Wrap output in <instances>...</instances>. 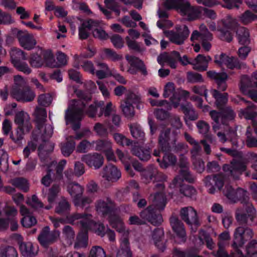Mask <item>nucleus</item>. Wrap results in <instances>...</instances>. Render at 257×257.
<instances>
[{"label":"nucleus","mask_w":257,"mask_h":257,"mask_svg":"<svg viewBox=\"0 0 257 257\" xmlns=\"http://www.w3.org/2000/svg\"><path fill=\"white\" fill-rule=\"evenodd\" d=\"M68 92L69 95L74 93L80 98L78 100H71L65 111L66 123L67 124H70L74 131H76L80 127V121L85 113L90 117H94L96 115L98 117H101L103 114L107 117L109 116L114 110V106H113L111 102H108L105 106H103L104 104L103 101L95 102L87 107V101L91 98V94H85L83 92L77 90L74 86H69Z\"/></svg>","instance_id":"1"},{"label":"nucleus","mask_w":257,"mask_h":257,"mask_svg":"<svg viewBox=\"0 0 257 257\" xmlns=\"http://www.w3.org/2000/svg\"><path fill=\"white\" fill-rule=\"evenodd\" d=\"M142 182L149 184L154 179L155 189L158 192L151 195L150 199L152 204L141 213L142 218L146 219L154 225H158L163 222L161 214L158 212L164 209L166 204V199L164 193V185L163 182L167 179V176L158 171L153 165L145 168L140 174Z\"/></svg>","instance_id":"2"},{"label":"nucleus","mask_w":257,"mask_h":257,"mask_svg":"<svg viewBox=\"0 0 257 257\" xmlns=\"http://www.w3.org/2000/svg\"><path fill=\"white\" fill-rule=\"evenodd\" d=\"M67 222L72 224H79L81 227L82 231L77 235L74 244L75 249L85 247L87 245L88 230H92L101 237L106 234L110 241L115 240V233L114 231L108 228H105L101 223L95 222L90 214H74L68 218Z\"/></svg>","instance_id":"3"},{"label":"nucleus","mask_w":257,"mask_h":257,"mask_svg":"<svg viewBox=\"0 0 257 257\" xmlns=\"http://www.w3.org/2000/svg\"><path fill=\"white\" fill-rule=\"evenodd\" d=\"M96 210L98 214L102 215L108 214V221L112 227L120 233V247L118 250V257H124V253L130 252L128 235L130 231L126 229L121 218L116 213L115 204L109 198L99 200L96 204Z\"/></svg>","instance_id":"4"},{"label":"nucleus","mask_w":257,"mask_h":257,"mask_svg":"<svg viewBox=\"0 0 257 257\" xmlns=\"http://www.w3.org/2000/svg\"><path fill=\"white\" fill-rule=\"evenodd\" d=\"M223 193L231 201H240L242 203L246 204L245 213L242 209H238L236 211L235 217L238 222L241 224H250L253 222L256 216V210L248 202V194L246 190L241 188L234 190L231 186L227 185L223 190Z\"/></svg>","instance_id":"5"},{"label":"nucleus","mask_w":257,"mask_h":257,"mask_svg":"<svg viewBox=\"0 0 257 257\" xmlns=\"http://www.w3.org/2000/svg\"><path fill=\"white\" fill-rule=\"evenodd\" d=\"M10 94L17 100L22 102L32 101L36 96L34 91L27 85L26 80L20 75L14 77V83Z\"/></svg>","instance_id":"6"},{"label":"nucleus","mask_w":257,"mask_h":257,"mask_svg":"<svg viewBox=\"0 0 257 257\" xmlns=\"http://www.w3.org/2000/svg\"><path fill=\"white\" fill-rule=\"evenodd\" d=\"M34 115L36 125V132L33 135L34 139L40 137L42 141H45L46 139L51 137L53 133L52 125L45 124L47 116L46 109L37 106L34 112Z\"/></svg>","instance_id":"7"},{"label":"nucleus","mask_w":257,"mask_h":257,"mask_svg":"<svg viewBox=\"0 0 257 257\" xmlns=\"http://www.w3.org/2000/svg\"><path fill=\"white\" fill-rule=\"evenodd\" d=\"M176 141L177 135L175 133L171 134L170 129L165 128L161 131L159 138V144L163 152L169 151L187 152V145L181 143L176 144Z\"/></svg>","instance_id":"8"},{"label":"nucleus","mask_w":257,"mask_h":257,"mask_svg":"<svg viewBox=\"0 0 257 257\" xmlns=\"http://www.w3.org/2000/svg\"><path fill=\"white\" fill-rule=\"evenodd\" d=\"M141 95L137 90H128L125 94V97L120 105V107L124 116L131 118L134 116L135 108L134 105H136L138 109L143 108L142 104Z\"/></svg>","instance_id":"9"},{"label":"nucleus","mask_w":257,"mask_h":257,"mask_svg":"<svg viewBox=\"0 0 257 257\" xmlns=\"http://www.w3.org/2000/svg\"><path fill=\"white\" fill-rule=\"evenodd\" d=\"M236 24V20L229 16L225 19L218 22L217 28L214 22L210 23L208 26L211 31H217L218 37L220 39L229 42L232 40V31Z\"/></svg>","instance_id":"10"},{"label":"nucleus","mask_w":257,"mask_h":257,"mask_svg":"<svg viewBox=\"0 0 257 257\" xmlns=\"http://www.w3.org/2000/svg\"><path fill=\"white\" fill-rule=\"evenodd\" d=\"M164 7L167 10H176L182 15L187 17L188 20H194L199 16V10L191 6L186 0H167Z\"/></svg>","instance_id":"11"},{"label":"nucleus","mask_w":257,"mask_h":257,"mask_svg":"<svg viewBox=\"0 0 257 257\" xmlns=\"http://www.w3.org/2000/svg\"><path fill=\"white\" fill-rule=\"evenodd\" d=\"M163 96L169 98L171 107H178L181 100H186L189 96V92L182 89H176L173 82H168L164 86Z\"/></svg>","instance_id":"12"},{"label":"nucleus","mask_w":257,"mask_h":257,"mask_svg":"<svg viewBox=\"0 0 257 257\" xmlns=\"http://www.w3.org/2000/svg\"><path fill=\"white\" fill-rule=\"evenodd\" d=\"M17 214V210L14 207L0 203V230L7 228L9 223L11 224V229L16 230L18 227L15 218Z\"/></svg>","instance_id":"13"},{"label":"nucleus","mask_w":257,"mask_h":257,"mask_svg":"<svg viewBox=\"0 0 257 257\" xmlns=\"http://www.w3.org/2000/svg\"><path fill=\"white\" fill-rule=\"evenodd\" d=\"M113 137L115 142L119 145L121 146L132 145V153L140 160L147 161L150 159L151 154L149 149L144 150L139 148L137 145L138 143L133 142L121 134L115 133Z\"/></svg>","instance_id":"14"},{"label":"nucleus","mask_w":257,"mask_h":257,"mask_svg":"<svg viewBox=\"0 0 257 257\" xmlns=\"http://www.w3.org/2000/svg\"><path fill=\"white\" fill-rule=\"evenodd\" d=\"M188 165L187 158L184 155H181L178 163V165L181 170L179 174L174 178L171 183V187L180 186L182 182L185 181L189 182L193 181L194 179L188 170Z\"/></svg>","instance_id":"15"},{"label":"nucleus","mask_w":257,"mask_h":257,"mask_svg":"<svg viewBox=\"0 0 257 257\" xmlns=\"http://www.w3.org/2000/svg\"><path fill=\"white\" fill-rule=\"evenodd\" d=\"M180 60L183 65H186L191 64L192 61H189L185 55L180 58L179 53L176 51H173L171 53H164L160 54L157 59L158 62L162 65H168L171 68L175 69L177 67L178 60Z\"/></svg>","instance_id":"16"},{"label":"nucleus","mask_w":257,"mask_h":257,"mask_svg":"<svg viewBox=\"0 0 257 257\" xmlns=\"http://www.w3.org/2000/svg\"><path fill=\"white\" fill-rule=\"evenodd\" d=\"M209 94L210 97L212 98L211 103L213 102V98L215 99L217 108L220 110H223V113H228L229 116H227V118L229 119H233L235 116V112L230 107L225 106L228 101V94L220 93L216 89H210Z\"/></svg>","instance_id":"17"},{"label":"nucleus","mask_w":257,"mask_h":257,"mask_svg":"<svg viewBox=\"0 0 257 257\" xmlns=\"http://www.w3.org/2000/svg\"><path fill=\"white\" fill-rule=\"evenodd\" d=\"M10 55L12 63L18 70L27 74L31 73L32 70L28 65L22 62V60L27 59L26 55L23 51L18 48H13L10 51Z\"/></svg>","instance_id":"18"},{"label":"nucleus","mask_w":257,"mask_h":257,"mask_svg":"<svg viewBox=\"0 0 257 257\" xmlns=\"http://www.w3.org/2000/svg\"><path fill=\"white\" fill-rule=\"evenodd\" d=\"M189 33V30L186 25L177 26L175 30L164 31L165 36L170 41L177 45L183 44Z\"/></svg>","instance_id":"19"},{"label":"nucleus","mask_w":257,"mask_h":257,"mask_svg":"<svg viewBox=\"0 0 257 257\" xmlns=\"http://www.w3.org/2000/svg\"><path fill=\"white\" fill-rule=\"evenodd\" d=\"M180 215L182 219L190 226L192 231L196 232L200 225L196 210L191 206L183 207L180 210Z\"/></svg>","instance_id":"20"},{"label":"nucleus","mask_w":257,"mask_h":257,"mask_svg":"<svg viewBox=\"0 0 257 257\" xmlns=\"http://www.w3.org/2000/svg\"><path fill=\"white\" fill-rule=\"evenodd\" d=\"M214 62L221 67L226 66L231 69L240 68L244 65L236 57L223 53L215 56Z\"/></svg>","instance_id":"21"},{"label":"nucleus","mask_w":257,"mask_h":257,"mask_svg":"<svg viewBox=\"0 0 257 257\" xmlns=\"http://www.w3.org/2000/svg\"><path fill=\"white\" fill-rule=\"evenodd\" d=\"M224 182V177L221 175L208 176L204 179L205 186L210 194H214L220 190L223 187Z\"/></svg>","instance_id":"22"},{"label":"nucleus","mask_w":257,"mask_h":257,"mask_svg":"<svg viewBox=\"0 0 257 257\" xmlns=\"http://www.w3.org/2000/svg\"><path fill=\"white\" fill-rule=\"evenodd\" d=\"M60 234V232L58 230L51 232L49 227L47 226L43 228L38 239L40 244L46 247L56 241L59 238Z\"/></svg>","instance_id":"23"},{"label":"nucleus","mask_w":257,"mask_h":257,"mask_svg":"<svg viewBox=\"0 0 257 257\" xmlns=\"http://www.w3.org/2000/svg\"><path fill=\"white\" fill-rule=\"evenodd\" d=\"M252 77L256 80L255 86L257 87V79L253 77V73ZM252 83L250 78L247 76H242L239 85L240 90L242 93L249 96V97L254 101H257V91L251 90Z\"/></svg>","instance_id":"24"},{"label":"nucleus","mask_w":257,"mask_h":257,"mask_svg":"<svg viewBox=\"0 0 257 257\" xmlns=\"http://www.w3.org/2000/svg\"><path fill=\"white\" fill-rule=\"evenodd\" d=\"M170 223L174 232L176 233L175 241L178 243L184 242L186 238L183 224L175 216L170 218Z\"/></svg>","instance_id":"25"},{"label":"nucleus","mask_w":257,"mask_h":257,"mask_svg":"<svg viewBox=\"0 0 257 257\" xmlns=\"http://www.w3.org/2000/svg\"><path fill=\"white\" fill-rule=\"evenodd\" d=\"M45 57L47 62V67H59L65 65L67 63V56L61 52H59L57 54V61L55 60L54 55L50 50H47V52L45 53Z\"/></svg>","instance_id":"26"},{"label":"nucleus","mask_w":257,"mask_h":257,"mask_svg":"<svg viewBox=\"0 0 257 257\" xmlns=\"http://www.w3.org/2000/svg\"><path fill=\"white\" fill-rule=\"evenodd\" d=\"M81 160L85 163L88 166L94 168L95 169L100 168L104 162L103 157L97 153H89L84 155Z\"/></svg>","instance_id":"27"},{"label":"nucleus","mask_w":257,"mask_h":257,"mask_svg":"<svg viewBox=\"0 0 257 257\" xmlns=\"http://www.w3.org/2000/svg\"><path fill=\"white\" fill-rule=\"evenodd\" d=\"M47 52V50H43L40 49L37 53L31 54L29 60L30 65L35 68L47 66V62L45 57V53Z\"/></svg>","instance_id":"28"},{"label":"nucleus","mask_w":257,"mask_h":257,"mask_svg":"<svg viewBox=\"0 0 257 257\" xmlns=\"http://www.w3.org/2000/svg\"><path fill=\"white\" fill-rule=\"evenodd\" d=\"M125 58L130 65V67L127 70L130 73L135 74L137 73V70H139L143 74L145 75L147 74V69L142 61L132 56L126 55Z\"/></svg>","instance_id":"29"},{"label":"nucleus","mask_w":257,"mask_h":257,"mask_svg":"<svg viewBox=\"0 0 257 257\" xmlns=\"http://www.w3.org/2000/svg\"><path fill=\"white\" fill-rule=\"evenodd\" d=\"M207 76L215 81L217 84V88L221 91H225L227 88L226 80L227 74L225 72H216L214 71H209L207 72Z\"/></svg>","instance_id":"30"},{"label":"nucleus","mask_w":257,"mask_h":257,"mask_svg":"<svg viewBox=\"0 0 257 257\" xmlns=\"http://www.w3.org/2000/svg\"><path fill=\"white\" fill-rule=\"evenodd\" d=\"M238 115L241 118L251 120L255 133L257 135V112L254 109V105L249 103L246 108L240 110Z\"/></svg>","instance_id":"31"},{"label":"nucleus","mask_w":257,"mask_h":257,"mask_svg":"<svg viewBox=\"0 0 257 257\" xmlns=\"http://www.w3.org/2000/svg\"><path fill=\"white\" fill-rule=\"evenodd\" d=\"M121 172L117 168L111 164L106 166L101 173L102 177L109 182H115L121 177Z\"/></svg>","instance_id":"32"},{"label":"nucleus","mask_w":257,"mask_h":257,"mask_svg":"<svg viewBox=\"0 0 257 257\" xmlns=\"http://www.w3.org/2000/svg\"><path fill=\"white\" fill-rule=\"evenodd\" d=\"M17 37L20 45L25 49L31 50L36 44V41L33 35L26 32H19Z\"/></svg>","instance_id":"33"},{"label":"nucleus","mask_w":257,"mask_h":257,"mask_svg":"<svg viewBox=\"0 0 257 257\" xmlns=\"http://www.w3.org/2000/svg\"><path fill=\"white\" fill-rule=\"evenodd\" d=\"M167 151L163 152L161 149L160 151L159 149L155 150L154 152V155L158 157L160 156L161 153H165L162 162H160V159H157V161L160 163V166L162 168L166 169L170 166L174 165L176 162L177 159L175 156L172 154L167 153Z\"/></svg>","instance_id":"34"},{"label":"nucleus","mask_w":257,"mask_h":257,"mask_svg":"<svg viewBox=\"0 0 257 257\" xmlns=\"http://www.w3.org/2000/svg\"><path fill=\"white\" fill-rule=\"evenodd\" d=\"M220 110V112H218L215 110H211L210 111V115L216 123L213 126L215 131H216L220 127V123L223 125H225L226 124L227 121L232 120L227 118V116H229L228 113H223V110Z\"/></svg>","instance_id":"35"},{"label":"nucleus","mask_w":257,"mask_h":257,"mask_svg":"<svg viewBox=\"0 0 257 257\" xmlns=\"http://www.w3.org/2000/svg\"><path fill=\"white\" fill-rule=\"evenodd\" d=\"M15 123L19 127L28 128H32V124L30 121L29 115L26 112L21 111L18 112L15 115Z\"/></svg>","instance_id":"36"},{"label":"nucleus","mask_w":257,"mask_h":257,"mask_svg":"<svg viewBox=\"0 0 257 257\" xmlns=\"http://www.w3.org/2000/svg\"><path fill=\"white\" fill-rule=\"evenodd\" d=\"M20 213L23 216L21 219V223L24 227H30L37 223L35 217L31 215L29 210L25 206H21Z\"/></svg>","instance_id":"37"},{"label":"nucleus","mask_w":257,"mask_h":257,"mask_svg":"<svg viewBox=\"0 0 257 257\" xmlns=\"http://www.w3.org/2000/svg\"><path fill=\"white\" fill-rule=\"evenodd\" d=\"M211 60L210 56H205L201 54L197 55L196 58L192 60L191 65L193 69L199 71H205L208 67V62Z\"/></svg>","instance_id":"38"},{"label":"nucleus","mask_w":257,"mask_h":257,"mask_svg":"<svg viewBox=\"0 0 257 257\" xmlns=\"http://www.w3.org/2000/svg\"><path fill=\"white\" fill-rule=\"evenodd\" d=\"M97 23L92 20L84 21L79 28V37L81 39H86L89 36V32L97 26Z\"/></svg>","instance_id":"39"},{"label":"nucleus","mask_w":257,"mask_h":257,"mask_svg":"<svg viewBox=\"0 0 257 257\" xmlns=\"http://www.w3.org/2000/svg\"><path fill=\"white\" fill-rule=\"evenodd\" d=\"M238 43L241 45H248L250 42V34L248 30L243 27L238 28L236 32Z\"/></svg>","instance_id":"40"},{"label":"nucleus","mask_w":257,"mask_h":257,"mask_svg":"<svg viewBox=\"0 0 257 257\" xmlns=\"http://www.w3.org/2000/svg\"><path fill=\"white\" fill-rule=\"evenodd\" d=\"M164 230L161 228L155 229L153 232L152 235V239L154 244L161 251H164L165 249V245L162 240Z\"/></svg>","instance_id":"41"},{"label":"nucleus","mask_w":257,"mask_h":257,"mask_svg":"<svg viewBox=\"0 0 257 257\" xmlns=\"http://www.w3.org/2000/svg\"><path fill=\"white\" fill-rule=\"evenodd\" d=\"M217 135L221 142L224 143L228 140L231 142L233 146H237V137L235 130H229L228 131H226L225 134L218 132Z\"/></svg>","instance_id":"42"},{"label":"nucleus","mask_w":257,"mask_h":257,"mask_svg":"<svg viewBox=\"0 0 257 257\" xmlns=\"http://www.w3.org/2000/svg\"><path fill=\"white\" fill-rule=\"evenodd\" d=\"M183 182L184 181L182 182L181 186L174 187H171L170 183L169 187L170 189H174L175 191H178V190H179L180 193L184 196L192 197L193 196H195L196 194V189L191 185H184Z\"/></svg>","instance_id":"43"},{"label":"nucleus","mask_w":257,"mask_h":257,"mask_svg":"<svg viewBox=\"0 0 257 257\" xmlns=\"http://www.w3.org/2000/svg\"><path fill=\"white\" fill-rule=\"evenodd\" d=\"M205 242L209 249H212L214 248L215 244L212 238L205 231L200 230L199 232V242L197 243V244L199 245L196 249L198 250L199 249V247L203 245Z\"/></svg>","instance_id":"44"},{"label":"nucleus","mask_w":257,"mask_h":257,"mask_svg":"<svg viewBox=\"0 0 257 257\" xmlns=\"http://www.w3.org/2000/svg\"><path fill=\"white\" fill-rule=\"evenodd\" d=\"M96 66L98 70H95V74L98 78L103 79L110 76L112 69H109L106 63L97 62Z\"/></svg>","instance_id":"45"},{"label":"nucleus","mask_w":257,"mask_h":257,"mask_svg":"<svg viewBox=\"0 0 257 257\" xmlns=\"http://www.w3.org/2000/svg\"><path fill=\"white\" fill-rule=\"evenodd\" d=\"M93 146L96 151L104 153L112 147V143L108 139H100L96 141H93Z\"/></svg>","instance_id":"46"},{"label":"nucleus","mask_w":257,"mask_h":257,"mask_svg":"<svg viewBox=\"0 0 257 257\" xmlns=\"http://www.w3.org/2000/svg\"><path fill=\"white\" fill-rule=\"evenodd\" d=\"M74 138L70 136L66 138V142L61 144V152L65 156H69L74 151L75 147Z\"/></svg>","instance_id":"47"},{"label":"nucleus","mask_w":257,"mask_h":257,"mask_svg":"<svg viewBox=\"0 0 257 257\" xmlns=\"http://www.w3.org/2000/svg\"><path fill=\"white\" fill-rule=\"evenodd\" d=\"M116 153L121 162L124 164L125 170L131 176H134L135 174L131 169L130 163L131 158L127 155H125L121 150L117 149Z\"/></svg>","instance_id":"48"},{"label":"nucleus","mask_w":257,"mask_h":257,"mask_svg":"<svg viewBox=\"0 0 257 257\" xmlns=\"http://www.w3.org/2000/svg\"><path fill=\"white\" fill-rule=\"evenodd\" d=\"M181 109L188 119L194 120L198 118V114L193 108L192 104L189 102L181 105Z\"/></svg>","instance_id":"49"},{"label":"nucleus","mask_w":257,"mask_h":257,"mask_svg":"<svg viewBox=\"0 0 257 257\" xmlns=\"http://www.w3.org/2000/svg\"><path fill=\"white\" fill-rule=\"evenodd\" d=\"M67 190L73 201L75 199L80 198L82 196L83 192V188L78 183H70L67 186Z\"/></svg>","instance_id":"50"},{"label":"nucleus","mask_w":257,"mask_h":257,"mask_svg":"<svg viewBox=\"0 0 257 257\" xmlns=\"http://www.w3.org/2000/svg\"><path fill=\"white\" fill-rule=\"evenodd\" d=\"M20 249L24 256H31L37 252V249L34 248L33 244L30 242H22L20 244Z\"/></svg>","instance_id":"51"},{"label":"nucleus","mask_w":257,"mask_h":257,"mask_svg":"<svg viewBox=\"0 0 257 257\" xmlns=\"http://www.w3.org/2000/svg\"><path fill=\"white\" fill-rule=\"evenodd\" d=\"M130 128L131 134L134 138L141 142L145 141V133L139 124H131L130 125Z\"/></svg>","instance_id":"52"},{"label":"nucleus","mask_w":257,"mask_h":257,"mask_svg":"<svg viewBox=\"0 0 257 257\" xmlns=\"http://www.w3.org/2000/svg\"><path fill=\"white\" fill-rule=\"evenodd\" d=\"M158 15L161 19L157 23V25L159 28L163 29L165 27L172 26V23L166 19L168 17V14L166 11L161 10L159 8L158 11Z\"/></svg>","instance_id":"53"},{"label":"nucleus","mask_w":257,"mask_h":257,"mask_svg":"<svg viewBox=\"0 0 257 257\" xmlns=\"http://www.w3.org/2000/svg\"><path fill=\"white\" fill-rule=\"evenodd\" d=\"M78 59L79 58H77L75 60L76 63L74 64V66L76 68H79L80 66L85 71L93 75L95 74V68L93 64L91 61L86 60L83 62H80L79 64L77 62V61H78Z\"/></svg>","instance_id":"54"},{"label":"nucleus","mask_w":257,"mask_h":257,"mask_svg":"<svg viewBox=\"0 0 257 257\" xmlns=\"http://www.w3.org/2000/svg\"><path fill=\"white\" fill-rule=\"evenodd\" d=\"M197 127L200 134L204 135L211 143L213 142L212 137L208 134L210 127L207 122L200 120L197 123Z\"/></svg>","instance_id":"55"},{"label":"nucleus","mask_w":257,"mask_h":257,"mask_svg":"<svg viewBox=\"0 0 257 257\" xmlns=\"http://www.w3.org/2000/svg\"><path fill=\"white\" fill-rule=\"evenodd\" d=\"M11 183L15 187L24 192H27L29 190V184L26 179L23 178H15L12 180Z\"/></svg>","instance_id":"56"},{"label":"nucleus","mask_w":257,"mask_h":257,"mask_svg":"<svg viewBox=\"0 0 257 257\" xmlns=\"http://www.w3.org/2000/svg\"><path fill=\"white\" fill-rule=\"evenodd\" d=\"M31 129L28 128L27 130L25 128L18 126L15 134H11L10 135L11 139L14 142L19 144L23 139L25 134L30 132Z\"/></svg>","instance_id":"57"},{"label":"nucleus","mask_w":257,"mask_h":257,"mask_svg":"<svg viewBox=\"0 0 257 257\" xmlns=\"http://www.w3.org/2000/svg\"><path fill=\"white\" fill-rule=\"evenodd\" d=\"M192 90L196 94L200 95H203L205 96L206 101L208 103H211V102L212 101V98L210 97V90H207L205 86H195L192 88Z\"/></svg>","instance_id":"58"},{"label":"nucleus","mask_w":257,"mask_h":257,"mask_svg":"<svg viewBox=\"0 0 257 257\" xmlns=\"http://www.w3.org/2000/svg\"><path fill=\"white\" fill-rule=\"evenodd\" d=\"M63 237L67 243L71 245L73 242L75 233L71 227L66 226L63 229Z\"/></svg>","instance_id":"59"},{"label":"nucleus","mask_w":257,"mask_h":257,"mask_svg":"<svg viewBox=\"0 0 257 257\" xmlns=\"http://www.w3.org/2000/svg\"><path fill=\"white\" fill-rule=\"evenodd\" d=\"M93 199L89 197H80L77 199H75L73 200V203L75 206L77 207H80L81 208H85L86 209H88L89 204L92 203Z\"/></svg>","instance_id":"60"},{"label":"nucleus","mask_w":257,"mask_h":257,"mask_svg":"<svg viewBox=\"0 0 257 257\" xmlns=\"http://www.w3.org/2000/svg\"><path fill=\"white\" fill-rule=\"evenodd\" d=\"M59 191V187L58 185H54L52 186V187L49 190L48 194V201L50 204V205L46 206L45 207V209L49 210L52 207L51 204L53 203Z\"/></svg>","instance_id":"61"},{"label":"nucleus","mask_w":257,"mask_h":257,"mask_svg":"<svg viewBox=\"0 0 257 257\" xmlns=\"http://www.w3.org/2000/svg\"><path fill=\"white\" fill-rule=\"evenodd\" d=\"M18 253L14 247L11 246H2L0 257H17Z\"/></svg>","instance_id":"62"},{"label":"nucleus","mask_w":257,"mask_h":257,"mask_svg":"<svg viewBox=\"0 0 257 257\" xmlns=\"http://www.w3.org/2000/svg\"><path fill=\"white\" fill-rule=\"evenodd\" d=\"M9 155L7 152L3 150H0V169L6 172L9 169Z\"/></svg>","instance_id":"63"},{"label":"nucleus","mask_w":257,"mask_h":257,"mask_svg":"<svg viewBox=\"0 0 257 257\" xmlns=\"http://www.w3.org/2000/svg\"><path fill=\"white\" fill-rule=\"evenodd\" d=\"M256 19L257 16L248 10L246 11L239 17V21L244 25L248 24Z\"/></svg>","instance_id":"64"}]
</instances>
